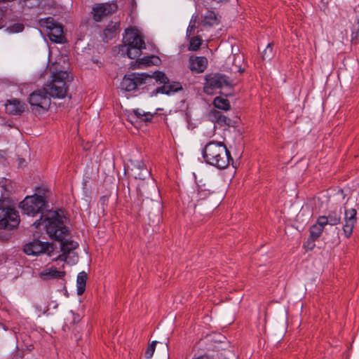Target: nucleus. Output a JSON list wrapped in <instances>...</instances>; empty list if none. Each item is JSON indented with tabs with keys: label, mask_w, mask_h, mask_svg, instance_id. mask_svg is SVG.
<instances>
[{
	"label": "nucleus",
	"mask_w": 359,
	"mask_h": 359,
	"mask_svg": "<svg viewBox=\"0 0 359 359\" xmlns=\"http://www.w3.org/2000/svg\"><path fill=\"white\" fill-rule=\"evenodd\" d=\"M65 217L58 211H50L41 216L40 220H36L33 223L35 228L43 225L48 236L60 242L62 254L57 259L68 262V257L73 255V263L77 260V256L73 252L78 246V243L72 240L67 239L69 236V227L65 224Z\"/></svg>",
	"instance_id": "obj_1"
},
{
	"label": "nucleus",
	"mask_w": 359,
	"mask_h": 359,
	"mask_svg": "<svg viewBox=\"0 0 359 359\" xmlns=\"http://www.w3.org/2000/svg\"><path fill=\"white\" fill-rule=\"evenodd\" d=\"M123 45L121 46L122 53H126L129 58H137L139 65L150 66L154 65L156 62L159 60L158 57L154 55L139 58L142 54V50L145 49L146 46L144 41L136 29L132 28L126 29L123 36Z\"/></svg>",
	"instance_id": "obj_2"
},
{
	"label": "nucleus",
	"mask_w": 359,
	"mask_h": 359,
	"mask_svg": "<svg viewBox=\"0 0 359 359\" xmlns=\"http://www.w3.org/2000/svg\"><path fill=\"white\" fill-rule=\"evenodd\" d=\"M202 155L206 163L220 170L233 163L230 151L222 142H208L203 149Z\"/></svg>",
	"instance_id": "obj_3"
},
{
	"label": "nucleus",
	"mask_w": 359,
	"mask_h": 359,
	"mask_svg": "<svg viewBox=\"0 0 359 359\" xmlns=\"http://www.w3.org/2000/svg\"><path fill=\"white\" fill-rule=\"evenodd\" d=\"M72 80V76L69 72L60 71L53 74L52 80L43 88L48 92L50 97L63 98L67 93V83Z\"/></svg>",
	"instance_id": "obj_4"
},
{
	"label": "nucleus",
	"mask_w": 359,
	"mask_h": 359,
	"mask_svg": "<svg viewBox=\"0 0 359 359\" xmlns=\"http://www.w3.org/2000/svg\"><path fill=\"white\" fill-rule=\"evenodd\" d=\"M46 205V201L44 197L35 194L25 197L20 203V208L22 209L23 213L27 215L34 216L38 213H41V216H42L50 211L43 212ZM40 218H41V217H40ZM40 219H41L39 220Z\"/></svg>",
	"instance_id": "obj_5"
},
{
	"label": "nucleus",
	"mask_w": 359,
	"mask_h": 359,
	"mask_svg": "<svg viewBox=\"0 0 359 359\" xmlns=\"http://www.w3.org/2000/svg\"><path fill=\"white\" fill-rule=\"evenodd\" d=\"M156 76L157 84L161 86L154 88L150 92L151 97L156 96L158 94L170 95L182 89L180 83L170 81L165 74L162 72H158Z\"/></svg>",
	"instance_id": "obj_6"
},
{
	"label": "nucleus",
	"mask_w": 359,
	"mask_h": 359,
	"mask_svg": "<svg viewBox=\"0 0 359 359\" xmlns=\"http://www.w3.org/2000/svg\"><path fill=\"white\" fill-rule=\"evenodd\" d=\"M29 103L32 110L36 114H42L50 107V97L43 88L41 90L34 91L29 95Z\"/></svg>",
	"instance_id": "obj_7"
},
{
	"label": "nucleus",
	"mask_w": 359,
	"mask_h": 359,
	"mask_svg": "<svg viewBox=\"0 0 359 359\" xmlns=\"http://www.w3.org/2000/svg\"><path fill=\"white\" fill-rule=\"evenodd\" d=\"M18 212L10 207H0V229H12L20 223Z\"/></svg>",
	"instance_id": "obj_8"
},
{
	"label": "nucleus",
	"mask_w": 359,
	"mask_h": 359,
	"mask_svg": "<svg viewBox=\"0 0 359 359\" xmlns=\"http://www.w3.org/2000/svg\"><path fill=\"white\" fill-rule=\"evenodd\" d=\"M229 85V79L226 76L221 74H211L205 76L204 92L206 94L212 95L215 90L221 89Z\"/></svg>",
	"instance_id": "obj_9"
},
{
	"label": "nucleus",
	"mask_w": 359,
	"mask_h": 359,
	"mask_svg": "<svg viewBox=\"0 0 359 359\" xmlns=\"http://www.w3.org/2000/svg\"><path fill=\"white\" fill-rule=\"evenodd\" d=\"M53 248L51 243L48 242H42L38 239H35L25 245L23 248L24 252L27 255L37 256L42 253L46 252L49 248Z\"/></svg>",
	"instance_id": "obj_10"
},
{
	"label": "nucleus",
	"mask_w": 359,
	"mask_h": 359,
	"mask_svg": "<svg viewBox=\"0 0 359 359\" xmlns=\"http://www.w3.org/2000/svg\"><path fill=\"white\" fill-rule=\"evenodd\" d=\"M140 73L133 72L126 74L121 83V88L128 92H131L142 87V81L144 79Z\"/></svg>",
	"instance_id": "obj_11"
},
{
	"label": "nucleus",
	"mask_w": 359,
	"mask_h": 359,
	"mask_svg": "<svg viewBox=\"0 0 359 359\" xmlns=\"http://www.w3.org/2000/svg\"><path fill=\"white\" fill-rule=\"evenodd\" d=\"M129 168L130 175L135 179L144 180L150 175L149 171L142 161H130Z\"/></svg>",
	"instance_id": "obj_12"
},
{
	"label": "nucleus",
	"mask_w": 359,
	"mask_h": 359,
	"mask_svg": "<svg viewBox=\"0 0 359 359\" xmlns=\"http://www.w3.org/2000/svg\"><path fill=\"white\" fill-rule=\"evenodd\" d=\"M117 9L116 4H100L93 8V18L95 21H100L104 16L114 13Z\"/></svg>",
	"instance_id": "obj_13"
},
{
	"label": "nucleus",
	"mask_w": 359,
	"mask_h": 359,
	"mask_svg": "<svg viewBox=\"0 0 359 359\" xmlns=\"http://www.w3.org/2000/svg\"><path fill=\"white\" fill-rule=\"evenodd\" d=\"M27 104L25 102L18 99L8 100L5 104L6 112L13 116H20L26 109Z\"/></svg>",
	"instance_id": "obj_14"
},
{
	"label": "nucleus",
	"mask_w": 359,
	"mask_h": 359,
	"mask_svg": "<svg viewBox=\"0 0 359 359\" xmlns=\"http://www.w3.org/2000/svg\"><path fill=\"white\" fill-rule=\"evenodd\" d=\"M357 211L354 208L345 210V224L343 226V231L346 238H349L357 221Z\"/></svg>",
	"instance_id": "obj_15"
},
{
	"label": "nucleus",
	"mask_w": 359,
	"mask_h": 359,
	"mask_svg": "<svg viewBox=\"0 0 359 359\" xmlns=\"http://www.w3.org/2000/svg\"><path fill=\"white\" fill-rule=\"evenodd\" d=\"M209 119L219 126H233L232 120L217 109H212L208 114Z\"/></svg>",
	"instance_id": "obj_16"
},
{
	"label": "nucleus",
	"mask_w": 359,
	"mask_h": 359,
	"mask_svg": "<svg viewBox=\"0 0 359 359\" xmlns=\"http://www.w3.org/2000/svg\"><path fill=\"white\" fill-rule=\"evenodd\" d=\"M208 65V60L205 57H192L189 59L190 69L197 73L205 71Z\"/></svg>",
	"instance_id": "obj_17"
},
{
	"label": "nucleus",
	"mask_w": 359,
	"mask_h": 359,
	"mask_svg": "<svg viewBox=\"0 0 359 359\" xmlns=\"http://www.w3.org/2000/svg\"><path fill=\"white\" fill-rule=\"evenodd\" d=\"M49 39L57 43H62L65 41L63 27L60 24L56 25L47 32Z\"/></svg>",
	"instance_id": "obj_18"
},
{
	"label": "nucleus",
	"mask_w": 359,
	"mask_h": 359,
	"mask_svg": "<svg viewBox=\"0 0 359 359\" xmlns=\"http://www.w3.org/2000/svg\"><path fill=\"white\" fill-rule=\"evenodd\" d=\"M325 219L323 217H318L316 224H313L309 229L310 235L312 239L318 240L321 236L325 225Z\"/></svg>",
	"instance_id": "obj_19"
},
{
	"label": "nucleus",
	"mask_w": 359,
	"mask_h": 359,
	"mask_svg": "<svg viewBox=\"0 0 359 359\" xmlns=\"http://www.w3.org/2000/svg\"><path fill=\"white\" fill-rule=\"evenodd\" d=\"M65 275V271H58L55 267H50L40 272L39 277L44 280H48L53 278H62Z\"/></svg>",
	"instance_id": "obj_20"
},
{
	"label": "nucleus",
	"mask_w": 359,
	"mask_h": 359,
	"mask_svg": "<svg viewBox=\"0 0 359 359\" xmlns=\"http://www.w3.org/2000/svg\"><path fill=\"white\" fill-rule=\"evenodd\" d=\"M229 60H232V67L231 71L232 72L242 73L244 72L245 68L243 67L244 63V56L241 54H234L229 57Z\"/></svg>",
	"instance_id": "obj_21"
},
{
	"label": "nucleus",
	"mask_w": 359,
	"mask_h": 359,
	"mask_svg": "<svg viewBox=\"0 0 359 359\" xmlns=\"http://www.w3.org/2000/svg\"><path fill=\"white\" fill-rule=\"evenodd\" d=\"M158 72H155L153 74L150 75L147 73H140V75L142 79V87L141 88H147V90H150L151 87H154L157 84V74Z\"/></svg>",
	"instance_id": "obj_22"
},
{
	"label": "nucleus",
	"mask_w": 359,
	"mask_h": 359,
	"mask_svg": "<svg viewBox=\"0 0 359 359\" xmlns=\"http://www.w3.org/2000/svg\"><path fill=\"white\" fill-rule=\"evenodd\" d=\"M87 279L88 275L85 271L79 273L76 278V290L79 295L83 294L85 292Z\"/></svg>",
	"instance_id": "obj_23"
},
{
	"label": "nucleus",
	"mask_w": 359,
	"mask_h": 359,
	"mask_svg": "<svg viewBox=\"0 0 359 359\" xmlns=\"http://www.w3.org/2000/svg\"><path fill=\"white\" fill-rule=\"evenodd\" d=\"M213 105L215 108L228 111L231 108L230 102L228 99L218 96L213 100Z\"/></svg>",
	"instance_id": "obj_24"
},
{
	"label": "nucleus",
	"mask_w": 359,
	"mask_h": 359,
	"mask_svg": "<svg viewBox=\"0 0 359 359\" xmlns=\"http://www.w3.org/2000/svg\"><path fill=\"white\" fill-rule=\"evenodd\" d=\"M318 217H323L325 219V225H336L340 222L341 212H330L327 216H319Z\"/></svg>",
	"instance_id": "obj_25"
},
{
	"label": "nucleus",
	"mask_w": 359,
	"mask_h": 359,
	"mask_svg": "<svg viewBox=\"0 0 359 359\" xmlns=\"http://www.w3.org/2000/svg\"><path fill=\"white\" fill-rule=\"evenodd\" d=\"M203 22L204 25L213 26L219 23V20L214 11H208L204 15Z\"/></svg>",
	"instance_id": "obj_26"
},
{
	"label": "nucleus",
	"mask_w": 359,
	"mask_h": 359,
	"mask_svg": "<svg viewBox=\"0 0 359 359\" xmlns=\"http://www.w3.org/2000/svg\"><path fill=\"white\" fill-rule=\"evenodd\" d=\"M211 191L206 189L205 185L198 186L196 194V200H205L211 194Z\"/></svg>",
	"instance_id": "obj_27"
},
{
	"label": "nucleus",
	"mask_w": 359,
	"mask_h": 359,
	"mask_svg": "<svg viewBox=\"0 0 359 359\" xmlns=\"http://www.w3.org/2000/svg\"><path fill=\"white\" fill-rule=\"evenodd\" d=\"M39 24L41 27L46 28L48 32L50 30V29H52L58 23L55 22L53 18L48 17L46 18L41 19L39 20Z\"/></svg>",
	"instance_id": "obj_28"
},
{
	"label": "nucleus",
	"mask_w": 359,
	"mask_h": 359,
	"mask_svg": "<svg viewBox=\"0 0 359 359\" xmlns=\"http://www.w3.org/2000/svg\"><path fill=\"white\" fill-rule=\"evenodd\" d=\"M202 41L203 40L199 36L191 37L189 41V50L191 51L198 50L202 44Z\"/></svg>",
	"instance_id": "obj_29"
},
{
	"label": "nucleus",
	"mask_w": 359,
	"mask_h": 359,
	"mask_svg": "<svg viewBox=\"0 0 359 359\" xmlns=\"http://www.w3.org/2000/svg\"><path fill=\"white\" fill-rule=\"evenodd\" d=\"M119 27V24L117 23H111L109 24L106 29L104 30V34L106 37L109 39H112L116 34V31Z\"/></svg>",
	"instance_id": "obj_30"
},
{
	"label": "nucleus",
	"mask_w": 359,
	"mask_h": 359,
	"mask_svg": "<svg viewBox=\"0 0 359 359\" xmlns=\"http://www.w3.org/2000/svg\"><path fill=\"white\" fill-rule=\"evenodd\" d=\"M134 114L137 117L141 118L142 120L144 121H149L153 118V114L149 112H144L142 110L140 109H135L133 111Z\"/></svg>",
	"instance_id": "obj_31"
},
{
	"label": "nucleus",
	"mask_w": 359,
	"mask_h": 359,
	"mask_svg": "<svg viewBox=\"0 0 359 359\" xmlns=\"http://www.w3.org/2000/svg\"><path fill=\"white\" fill-rule=\"evenodd\" d=\"M273 43H269L266 46V48L264 50L262 53V59L270 60L274 56V53L273 50Z\"/></svg>",
	"instance_id": "obj_32"
},
{
	"label": "nucleus",
	"mask_w": 359,
	"mask_h": 359,
	"mask_svg": "<svg viewBox=\"0 0 359 359\" xmlns=\"http://www.w3.org/2000/svg\"><path fill=\"white\" fill-rule=\"evenodd\" d=\"M158 343L156 341H153L151 344H149L145 351L144 357L146 359H150L152 358L154 353L155 351L156 345Z\"/></svg>",
	"instance_id": "obj_33"
},
{
	"label": "nucleus",
	"mask_w": 359,
	"mask_h": 359,
	"mask_svg": "<svg viewBox=\"0 0 359 359\" xmlns=\"http://www.w3.org/2000/svg\"><path fill=\"white\" fill-rule=\"evenodd\" d=\"M24 29V25L22 23H15L7 28L9 33H19Z\"/></svg>",
	"instance_id": "obj_34"
},
{
	"label": "nucleus",
	"mask_w": 359,
	"mask_h": 359,
	"mask_svg": "<svg viewBox=\"0 0 359 359\" xmlns=\"http://www.w3.org/2000/svg\"><path fill=\"white\" fill-rule=\"evenodd\" d=\"M316 241V239H312V237L309 236L306 241H305L303 244L304 248H305L307 250H311L315 247L314 242Z\"/></svg>",
	"instance_id": "obj_35"
},
{
	"label": "nucleus",
	"mask_w": 359,
	"mask_h": 359,
	"mask_svg": "<svg viewBox=\"0 0 359 359\" xmlns=\"http://www.w3.org/2000/svg\"><path fill=\"white\" fill-rule=\"evenodd\" d=\"M357 29H355V27H353V29L352 31L351 36L353 38H357L359 36V15L358 16L357 19Z\"/></svg>",
	"instance_id": "obj_36"
},
{
	"label": "nucleus",
	"mask_w": 359,
	"mask_h": 359,
	"mask_svg": "<svg viewBox=\"0 0 359 359\" xmlns=\"http://www.w3.org/2000/svg\"><path fill=\"white\" fill-rule=\"evenodd\" d=\"M195 29H196L195 25L190 24L187 29V36H191V35H194L195 33Z\"/></svg>",
	"instance_id": "obj_37"
},
{
	"label": "nucleus",
	"mask_w": 359,
	"mask_h": 359,
	"mask_svg": "<svg viewBox=\"0 0 359 359\" xmlns=\"http://www.w3.org/2000/svg\"><path fill=\"white\" fill-rule=\"evenodd\" d=\"M22 162H25V160L24 159H20V164H22Z\"/></svg>",
	"instance_id": "obj_38"
}]
</instances>
